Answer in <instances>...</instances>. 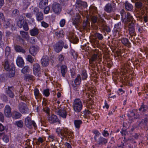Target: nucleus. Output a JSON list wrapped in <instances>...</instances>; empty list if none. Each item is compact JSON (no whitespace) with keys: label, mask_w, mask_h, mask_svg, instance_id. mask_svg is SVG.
<instances>
[{"label":"nucleus","mask_w":148,"mask_h":148,"mask_svg":"<svg viewBox=\"0 0 148 148\" xmlns=\"http://www.w3.org/2000/svg\"><path fill=\"white\" fill-rule=\"evenodd\" d=\"M101 59L100 58L98 55L94 54L92 55L89 59V69L92 71L93 73H95L96 71H99V68L98 64L101 66Z\"/></svg>","instance_id":"obj_1"},{"label":"nucleus","mask_w":148,"mask_h":148,"mask_svg":"<svg viewBox=\"0 0 148 148\" xmlns=\"http://www.w3.org/2000/svg\"><path fill=\"white\" fill-rule=\"evenodd\" d=\"M4 69L8 71L7 76L9 78L14 77L15 74V67L14 63L8 58L5 59L2 62Z\"/></svg>","instance_id":"obj_2"},{"label":"nucleus","mask_w":148,"mask_h":148,"mask_svg":"<svg viewBox=\"0 0 148 148\" xmlns=\"http://www.w3.org/2000/svg\"><path fill=\"white\" fill-rule=\"evenodd\" d=\"M93 36L94 38H92L91 40V42L92 46L95 48L97 47L99 44V41L97 39L101 40L103 38V37L102 34L98 32L95 33L94 34Z\"/></svg>","instance_id":"obj_3"},{"label":"nucleus","mask_w":148,"mask_h":148,"mask_svg":"<svg viewBox=\"0 0 148 148\" xmlns=\"http://www.w3.org/2000/svg\"><path fill=\"white\" fill-rule=\"evenodd\" d=\"M83 105L82 102L79 99H76L73 103V108L74 111L77 113H79L82 110Z\"/></svg>","instance_id":"obj_4"},{"label":"nucleus","mask_w":148,"mask_h":148,"mask_svg":"<svg viewBox=\"0 0 148 148\" xmlns=\"http://www.w3.org/2000/svg\"><path fill=\"white\" fill-rule=\"evenodd\" d=\"M25 123L26 126L29 129H31L33 127L35 129L37 127L35 122L32 120L31 117L28 116L25 119Z\"/></svg>","instance_id":"obj_5"},{"label":"nucleus","mask_w":148,"mask_h":148,"mask_svg":"<svg viewBox=\"0 0 148 148\" xmlns=\"http://www.w3.org/2000/svg\"><path fill=\"white\" fill-rule=\"evenodd\" d=\"M81 80V75L80 74H78L74 80V83H73V81H72V85L73 88L74 90L79 91V85L80 84Z\"/></svg>","instance_id":"obj_6"},{"label":"nucleus","mask_w":148,"mask_h":148,"mask_svg":"<svg viewBox=\"0 0 148 148\" xmlns=\"http://www.w3.org/2000/svg\"><path fill=\"white\" fill-rule=\"evenodd\" d=\"M116 9V4L115 3H108L104 8V10L107 12L110 13L114 12Z\"/></svg>","instance_id":"obj_7"},{"label":"nucleus","mask_w":148,"mask_h":148,"mask_svg":"<svg viewBox=\"0 0 148 148\" xmlns=\"http://www.w3.org/2000/svg\"><path fill=\"white\" fill-rule=\"evenodd\" d=\"M64 42L63 41L60 40L57 42L54 46L55 51L57 53H59L62 50L63 48Z\"/></svg>","instance_id":"obj_8"},{"label":"nucleus","mask_w":148,"mask_h":148,"mask_svg":"<svg viewBox=\"0 0 148 148\" xmlns=\"http://www.w3.org/2000/svg\"><path fill=\"white\" fill-rule=\"evenodd\" d=\"M52 9L55 14H59L62 11V7L59 3H55L52 5Z\"/></svg>","instance_id":"obj_9"},{"label":"nucleus","mask_w":148,"mask_h":148,"mask_svg":"<svg viewBox=\"0 0 148 148\" xmlns=\"http://www.w3.org/2000/svg\"><path fill=\"white\" fill-rule=\"evenodd\" d=\"M33 12L35 14L36 19L37 21H40L42 20L43 19V16L42 12L40 11L38 8L37 7L34 8Z\"/></svg>","instance_id":"obj_10"},{"label":"nucleus","mask_w":148,"mask_h":148,"mask_svg":"<svg viewBox=\"0 0 148 148\" xmlns=\"http://www.w3.org/2000/svg\"><path fill=\"white\" fill-rule=\"evenodd\" d=\"M19 109L20 112L23 114L29 112V109L27 108L26 104L23 102H21L19 105Z\"/></svg>","instance_id":"obj_11"},{"label":"nucleus","mask_w":148,"mask_h":148,"mask_svg":"<svg viewBox=\"0 0 148 148\" xmlns=\"http://www.w3.org/2000/svg\"><path fill=\"white\" fill-rule=\"evenodd\" d=\"M123 15L124 14H123L121 15L122 18V21L127 25L128 22L132 20L133 17L129 12L127 13L126 15H125V17H124L123 16Z\"/></svg>","instance_id":"obj_12"},{"label":"nucleus","mask_w":148,"mask_h":148,"mask_svg":"<svg viewBox=\"0 0 148 148\" xmlns=\"http://www.w3.org/2000/svg\"><path fill=\"white\" fill-rule=\"evenodd\" d=\"M128 27L129 34L131 37L136 35L135 32V25L133 23L131 22L129 23Z\"/></svg>","instance_id":"obj_13"},{"label":"nucleus","mask_w":148,"mask_h":148,"mask_svg":"<svg viewBox=\"0 0 148 148\" xmlns=\"http://www.w3.org/2000/svg\"><path fill=\"white\" fill-rule=\"evenodd\" d=\"M33 71L35 75L40 76V68L39 64L36 63L33 65Z\"/></svg>","instance_id":"obj_14"},{"label":"nucleus","mask_w":148,"mask_h":148,"mask_svg":"<svg viewBox=\"0 0 148 148\" xmlns=\"http://www.w3.org/2000/svg\"><path fill=\"white\" fill-rule=\"evenodd\" d=\"M49 121L50 123L53 124L55 123H58L60 124V120L59 119L57 116L54 114L52 115L49 118Z\"/></svg>","instance_id":"obj_15"},{"label":"nucleus","mask_w":148,"mask_h":148,"mask_svg":"<svg viewBox=\"0 0 148 148\" xmlns=\"http://www.w3.org/2000/svg\"><path fill=\"white\" fill-rule=\"evenodd\" d=\"M138 126L140 128H148V119L147 118H145L144 119H142L141 121L138 124Z\"/></svg>","instance_id":"obj_16"},{"label":"nucleus","mask_w":148,"mask_h":148,"mask_svg":"<svg viewBox=\"0 0 148 148\" xmlns=\"http://www.w3.org/2000/svg\"><path fill=\"white\" fill-rule=\"evenodd\" d=\"M80 16L78 13H76L75 15H74L72 18V23L74 25L76 26L78 25L80 23Z\"/></svg>","instance_id":"obj_17"},{"label":"nucleus","mask_w":148,"mask_h":148,"mask_svg":"<svg viewBox=\"0 0 148 148\" xmlns=\"http://www.w3.org/2000/svg\"><path fill=\"white\" fill-rule=\"evenodd\" d=\"M39 49V48L38 46L33 45L30 48L29 52L32 56H34L36 55Z\"/></svg>","instance_id":"obj_18"},{"label":"nucleus","mask_w":148,"mask_h":148,"mask_svg":"<svg viewBox=\"0 0 148 148\" xmlns=\"http://www.w3.org/2000/svg\"><path fill=\"white\" fill-rule=\"evenodd\" d=\"M11 108L8 105H6L4 109V113L5 116L8 118L11 116L12 112L11 111Z\"/></svg>","instance_id":"obj_19"},{"label":"nucleus","mask_w":148,"mask_h":148,"mask_svg":"<svg viewBox=\"0 0 148 148\" xmlns=\"http://www.w3.org/2000/svg\"><path fill=\"white\" fill-rule=\"evenodd\" d=\"M14 87L13 86H8L7 88H6L5 93L7 95L10 97L13 98L14 96V95L13 92Z\"/></svg>","instance_id":"obj_20"},{"label":"nucleus","mask_w":148,"mask_h":148,"mask_svg":"<svg viewBox=\"0 0 148 148\" xmlns=\"http://www.w3.org/2000/svg\"><path fill=\"white\" fill-rule=\"evenodd\" d=\"M108 142V139L100 136L97 140V144L99 145H106Z\"/></svg>","instance_id":"obj_21"},{"label":"nucleus","mask_w":148,"mask_h":148,"mask_svg":"<svg viewBox=\"0 0 148 148\" xmlns=\"http://www.w3.org/2000/svg\"><path fill=\"white\" fill-rule=\"evenodd\" d=\"M57 114L59 115L63 119H65L66 117L67 112L64 109H60L56 111Z\"/></svg>","instance_id":"obj_22"},{"label":"nucleus","mask_w":148,"mask_h":148,"mask_svg":"<svg viewBox=\"0 0 148 148\" xmlns=\"http://www.w3.org/2000/svg\"><path fill=\"white\" fill-rule=\"evenodd\" d=\"M29 34L31 36H36L39 34V31L38 29L36 27L30 30Z\"/></svg>","instance_id":"obj_23"},{"label":"nucleus","mask_w":148,"mask_h":148,"mask_svg":"<svg viewBox=\"0 0 148 148\" xmlns=\"http://www.w3.org/2000/svg\"><path fill=\"white\" fill-rule=\"evenodd\" d=\"M121 42L125 46L129 48L131 46V43L128 38L123 37L120 39Z\"/></svg>","instance_id":"obj_24"},{"label":"nucleus","mask_w":148,"mask_h":148,"mask_svg":"<svg viewBox=\"0 0 148 148\" xmlns=\"http://www.w3.org/2000/svg\"><path fill=\"white\" fill-rule=\"evenodd\" d=\"M49 62V59L48 57L44 56L41 59V63L43 66H47Z\"/></svg>","instance_id":"obj_25"},{"label":"nucleus","mask_w":148,"mask_h":148,"mask_svg":"<svg viewBox=\"0 0 148 148\" xmlns=\"http://www.w3.org/2000/svg\"><path fill=\"white\" fill-rule=\"evenodd\" d=\"M11 116L14 119H17L21 118L22 116L21 114L17 111H14L12 112Z\"/></svg>","instance_id":"obj_26"},{"label":"nucleus","mask_w":148,"mask_h":148,"mask_svg":"<svg viewBox=\"0 0 148 148\" xmlns=\"http://www.w3.org/2000/svg\"><path fill=\"white\" fill-rule=\"evenodd\" d=\"M25 21L23 15H20L19 17L17 23L18 26L20 28L22 27Z\"/></svg>","instance_id":"obj_27"},{"label":"nucleus","mask_w":148,"mask_h":148,"mask_svg":"<svg viewBox=\"0 0 148 148\" xmlns=\"http://www.w3.org/2000/svg\"><path fill=\"white\" fill-rule=\"evenodd\" d=\"M48 3V0H41L39 3V7L41 9H44L47 6Z\"/></svg>","instance_id":"obj_28"},{"label":"nucleus","mask_w":148,"mask_h":148,"mask_svg":"<svg viewBox=\"0 0 148 148\" xmlns=\"http://www.w3.org/2000/svg\"><path fill=\"white\" fill-rule=\"evenodd\" d=\"M97 8L95 6L93 5H91L89 10V14H88V16L91 15L97 12Z\"/></svg>","instance_id":"obj_29"},{"label":"nucleus","mask_w":148,"mask_h":148,"mask_svg":"<svg viewBox=\"0 0 148 148\" xmlns=\"http://www.w3.org/2000/svg\"><path fill=\"white\" fill-rule=\"evenodd\" d=\"M16 63L17 65L20 67H23L24 65V62L22 57H18L16 60Z\"/></svg>","instance_id":"obj_30"},{"label":"nucleus","mask_w":148,"mask_h":148,"mask_svg":"<svg viewBox=\"0 0 148 148\" xmlns=\"http://www.w3.org/2000/svg\"><path fill=\"white\" fill-rule=\"evenodd\" d=\"M60 68L61 73L63 77H65L66 73L67 71V67L66 66L63 65Z\"/></svg>","instance_id":"obj_31"},{"label":"nucleus","mask_w":148,"mask_h":148,"mask_svg":"<svg viewBox=\"0 0 148 148\" xmlns=\"http://www.w3.org/2000/svg\"><path fill=\"white\" fill-rule=\"evenodd\" d=\"M83 123L82 121L81 120L77 119L74 121V123L76 128L79 129L82 124Z\"/></svg>","instance_id":"obj_32"},{"label":"nucleus","mask_w":148,"mask_h":148,"mask_svg":"<svg viewBox=\"0 0 148 148\" xmlns=\"http://www.w3.org/2000/svg\"><path fill=\"white\" fill-rule=\"evenodd\" d=\"M69 39L71 42L73 43H76L78 40V38L74 34H71L70 35Z\"/></svg>","instance_id":"obj_33"},{"label":"nucleus","mask_w":148,"mask_h":148,"mask_svg":"<svg viewBox=\"0 0 148 148\" xmlns=\"http://www.w3.org/2000/svg\"><path fill=\"white\" fill-rule=\"evenodd\" d=\"M125 9L127 10L131 11L133 9V6L132 4L128 2V1H126L125 3Z\"/></svg>","instance_id":"obj_34"},{"label":"nucleus","mask_w":148,"mask_h":148,"mask_svg":"<svg viewBox=\"0 0 148 148\" xmlns=\"http://www.w3.org/2000/svg\"><path fill=\"white\" fill-rule=\"evenodd\" d=\"M15 50L17 52H20L23 53H25V49L21 46L16 45L14 47Z\"/></svg>","instance_id":"obj_35"},{"label":"nucleus","mask_w":148,"mask_h":148,"mask_svg":"<svg viewBox=\"0 0 148 148\" xmlns=\"http://www.w3.org/2000/svg\"><path fill=\"white\" fill-rule=\"evenodd\" d=\"M121 22H119L115 25L114 27V30L116 33L117 32L121 30Z\"/></svg>","instance_id":"obj_36"},{"label":"nucleus","mask_w":148,"mask_h":148,"mask_svg":"<svg viewBox=\"0 0 148 148\" xmlns=\"http://www.w3.org/2000/svg\"><path fill=\"white\" fill-rule=\"evenodd\" d=\"M20 34L23 38L26 40L28 39L29 36L27 32L21 31H20Z\"/></svg>","instance_id":"obj_37"},{"label":"nucleus","mask_w":148,"mask_h":148,"mask_svg":"<svg viewBox=\"0 0 148 148\" xmlns=\"http://www.w3.org/2000/svg\"><path fill=\"white\" fill-rule=\"evenodd\" d=\"M24 80L26 81H29V80L33 81L35 79L34 76L32 75L29 74L26 75L24 76Z\"/></svg>","instance_id":"obj_38"},{"label":"nucleus","mask_w":148,"mask_h":148,"mask_svg":"<svg viewBox=\"0 0 148 148\" xmlns=\"http://www.w3.org/2000/svg\"><path fill=\"white\" fill-rule=\"evenodd\" d=\"M148 110V106L142 104L140 108L139 109V111L143 112H145Z\"/></svg>","instance_id":"obj_39"},{"label":"nucleus","mask_w":148,"mask_h":148,"mask_svg":"<svg viewBox=\"0 0 148 148\" xmlns=\"http://www.w3.org/2000/svg\"><path fill=\"white\" fill-rule=\"evenodd\" d=\"M55 35L59 38H62L64 36V32L62 30L57 31L55 33Z\"/></svg>","instance_id":"obj_40"},{"label":"nucleus","mask_w":148,"mask_h":148,"mask_svg":"<svg viewBox=\"0 0 148 148\" xmlns=\"http://www.w3.org/2000/svg\"><path fill=\"white\" fill-rule=\"evenodd\" d=\"M102 31L104 32H110V29L109 27L104 25L101 27Z\"/></svg>","instance_id":"obj_41"},{"label":"nucleus","mask_w":148,"mask_h":148,"mask_svg":"<svg viewBox=\"0 0 148 148\" xmlns=\"http://www.w3.org/2000/svg\"><path fill=\"white\" fill-rule=\"evenodd\" d=\"M90 26V23L88 20V18H87V19L85 21L83 22V29H86V28H88V27Z\"/></svg>","instance_id":"obj_42"},{"label":"nucleus","mask_w":148,"mask_h":148,"mask_svg":"<svg viewBox=\"0 0 148 148\" xmlns=\"http://www.w3.org/2000/svg\"><path fill=\"white\" fill-rule=\"evenodd\" d=\"M11 52L10 47L9 46H7L5 49V53L6 56L8 57L9 56Z\"/></svg>","instance_id":"obj_43"},{"label":"nucleus","mask_w":148,"mask_h":148,"mask_svg":"<svg viewBox=\"0 0 148 148\" xmlns=\"http://www.w3.org/2000/svg\"><path fill=\"white\" fill-rule=\"evenodd\" d=\"M81 76V79L83 80H86L88 77L86 71L85 70H83L82 71Z\"/></svg>","instance_id":"obj_44"},{"label":"nucleus","mask_w":148,"mask_h":148,"mask_svg":"<svg viewBox=\"0 0 148 148\" xmlns=\"http://www.w3.org/2000/svg\"><path fill=\"white\" fill-rule=\"evenodd\" d=\"M12 15L13 17H18L19 15V11L17 9L14 10L12 12Z\"/></svg>","instance_id":"obj_45"},{"label":"nucleus","mask_w":148,"mask_h":148,"mask_svg":"<svg viewBox=\"0 0 148 148\" xmlns=\"http://www.w3.org/2000/svg\"><path fill=\"white\" fill-rule=\"evenodd\" d=\"M8 73L6 74H3L0 75V80L1 82H3L7 80V77H9L7 76Z\"/></svg>","instance_id":"obj_46"},{"label":"nucleus","mask_w":148,"mask_h":148,"mask_svg":"<svg viewBox=\"0 0 148 148\" xmlns=\"http://www.w3.org/2000/svg\"><path fill=\"white\" fill-rule=\"evenodd\" d=\"M26 17L27 18L31 20L30 21L32 22H33L34 21V19L32 18V14L31 13H27L24 14Z\"/></svg>","instance_id":"obj_47"},{"label":"nucleus","mask_w":148,"mask_h":148,"mask_svg":"<svg viewBox=\"0 0 148 148\" xmlns=\"http://www.w3.org/2000/svg\"><path fill=\"white\" fill-rule=\"evenodd\" d=\"M34 95L36 97H38L40 96L41 94L39 92V91L37 88H35L34 90Z\"/></svg>","instance_id":"obj_48"},{"label":"nucleus","mask_w":148,"mask_h":148,"mask_svg":"<svg viewBox=\"0 0 148 148\" xmlns=\"http://www.w3.org/2000/svg\"><path fill=\"white\" fill-rule=\"evenodd\" d=\"M15 125H17L18 127L22 128L23 126V124L22 121L19 120L16 121Z\"/></svg>","instance_id":"obj_49"},{"label":"nucleus","mask_w":148,"mask_h":148,"mask_svg":"<svg viewBox=\"0 0 148 148\" xmlns=\"http://www.w3.org/2000/svg\"><path fill=\"white\" fill-rule=\"evenodd\" d=\"M70 71L71 73V77L72 78L75 77L76 75L75 69L74 68L71 69Z\"/></svg>","instance_id":"obj_50"},{"label":"nucleus","mask_w":148,"mask_h":148,"mask_svg":"<svg viewBox=\"0 0 148 148\" xmlns=\"http://www.w3.org/2000/svg\"><path fill=\"white\" fill-rule=\"evenodd\" d=\"M3 33L0 31V47L3 48L4 46V43L2 40Z\"/></svg>","instance_id":"obj_51"},{"label":"nucleus","mask_w":148,"mask_h":148,"mask_svg":"<svg viewBox=\"0 0 148 148\" xmlns=\"http://www.w3.org/2000/svg\"><path fill=\"white\" fill-rule=\"evenodd\" d=\"M70 51L71 54L73 56V58L75 59H76L77 57V53L72 49L70 50Z\"/></svg>","instance_id":"obj_52"},{"label":"nucleus","mask_w":148,"mask_h":148,"mask_svg":"<svg viewBox=\"0 0 148 148\" xmlns=\"http://www.w3.org/2000/svg\"><path fill=\"white\" fill-rule=\"evenodd\" d=\"M29 67L28 66H25L21 70L22 73L24 74L28 72L29 71Z\"/></svg>","instance_id":"obj_53"},{"label":"nucleus","mask_w":148,"mask_h":148,"mask_svg":"<svg viewBox=\"0 0 148 148\" xmlns=\"http://www.w3.org/2000/svg\"><path fill=\"white\" fill-rule=\"evenodd\" d=\"M135 5L136 8L140 9H142L143 7V3L140 2H138L135 3Z\"/></svg>","instance_id":"obj_54"},{"label":"nucleus","mask_w":148,"mask_h":148,"mask_svg":"<svg viewBox=\"0 0 148 148\" xmlns=\"http://www.w3.org/2000/svg\"><path fill=\"white\" fill-rule=\"evenodd\" d=\"M26 59L27 61L31 63H32L34 61L33 57L31 55H29L27 56Z\"/></svg>","instance_id":"obj_55"},{"label":"nucleus","mask_w":148,"mask_h":148,"mask_svg":"<svg viewBox=\"0 0 148 148\" xmlns=\"http://www.w3.org/2000/svg\"><path fill=\"white\" fill-rule=\"evenodd\" d=\"M25 31H27L29 29V28L28 26V24L26 21H25V23L23 25L22 27Z\"/></svg>","instance_id":"obj_56"},{"label":"nucleus","mask_w":148,"mask_h":148,"mask_svg":"<svg viewBox=\"0 0 148 148\" xmlns=\"http://www.w3.org/2000/svg\"><path fill=\"white\" fill-rule=\"evenodd\" d=\"M90 16L91 18V19L92 22L94 23H96L97 22V18L95 16H92L91 15L88 16V17Z\"/></svg>","instance_id":"obj_57"},{"label":"nucleus","mask_w":148,"mask_h":148,"mask_svg":"<svg viewBox=\"0 0 148 148\" xmlns=\"http://www.w3.org/2000/svg\"><path fill=\"white\" fill-rule=\"evenodd\" d=\"M43 94L46 97H48L50 94L49 90V89L44 90L43 91Z\"/></svg>","instance_id":"obj_58"},{"label":"nucleus","mask_w":148,"mask_h":148,"mask_svg":"<svg viewBox=\"0 0 148 148\" xmlns=\"http://www.w3.org/2000/svg\"><path fill=\"white\" fill-rule=\"evenodd\" d=\"M64 56L62 54H60L58 55V59L60 62H62L64 60Z\"/></svg>","instance_id":"obj_59"},{"label":"nucleus","mask_w":148,"mask_h":148,"mask_svg":"<svg viewBox=\"0 0 148 148\" xmlns=\"http://www.w3.org/2000/svg\"><path fill=\"white\" fill-rule=\"evenodd\" d=\"M102 134L105 137H106L109 136V134L108 133L107 131L104 130L102 132Z\"/></svg>","instance_id":"obj_60"},{"label":"nucleus","mask_w":148,"mask_h":148,"mask_svg":"<svg viewBox=\"0 0 148 148\" xmlns=\"http://www.w3.org/2000/svg\"><path fill=\"white\" fill-rule=\"evenodd\" d=\"M66 23V20L64 19H61L60 22V27H63Z\"/></svg>","instance_id":"obj_61"},{"label":"nucleus","mask_w":148,"mask_h":148,"mask_svg":"<svg viewBox=\"0 0 148 148\" xmlns=\"http://www.w3.org/2000/svg\"><path fill=\"white\" fill-rule=\"evenodd\" d=\"M3 140L6 143H8L9 141V138L8 136L6 135H5L3 136Z\"/></svg>","instance_id":"obj_62"},{"label":"nucleus","mask_w":148,"mask_h":148,"mask_svg":"<svg viewBox=\"0 0 148 148\" xmlns=\"http://www.w3.org/2000/svg\"><path fill=\"white\" fill-rule=\"evenodd\" d=\"M67 12L72 16H73L75 14L73 9H72L68 10H67Z\"/></svg>","instance_id":"obj_63"},{"label":"nucleus","mask_w":148,"mask_h":148,"mask_svg":"<svg viewBox=\"0 0 148 148\" xmlns=\"http://www.w3.org/2000/svg\"><path fill=\"white\" fill-rule=\"evenodd\" d=\"M44 12L45 14H47L49 12L50 8L49 6H46L44 8Z\"/></svg>","instance_id":"obj_64"}]
</instances>
